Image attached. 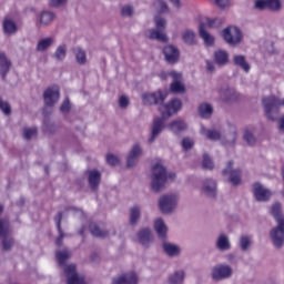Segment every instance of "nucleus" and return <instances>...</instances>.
Returning <instances> with one entry per match:
<instances>
[{
	"instance_id": "0e129e2a",
	"label": "nucleus",
	"mask_w": 284,
	"mask_h": 284,
	"mask_svg": "<svg viewBox=\"0 0 284 284\" xmlns=\"http://www.w3.org/2000/svg\"><path fill=\"white\" fill-rule=\"evenodd\" d=\"M230 140L226 141V145H234L236 143V132L229 134Z\"/></svg>"
},
{
	"instance_id": "f3484780",
	"label": "nucleus",
	"mask_w": 284,
	"mask_h": 284,
	"mask_svg": "<svg viewBox=\"0 0 284 284\" xmlns=\"http://www.w3.org/2000/svg\"><path fill=\"white\" fill-rule=\"evenodd\" d=\"M138 243L142 245L145 250L150 248L152 243H154V234H152V230L150 227H144L138 231Z\"/></svg>"
},
{
	"instance_id": "6e6d98bb",
	"label": "nucleus",
	"mask_w": 284,
	"mask_h": 284,
	"mask_svg": "<svg viewBox=\"0 0 284 284\" xmlns=\"http://www.w3.org/2000/svg\"><path fill=\"white\" fill-rule=\"evenodd\" d=\"M119 105L122 110L128 109V105H130V99L128 95H121L119 99Z\"/></svg>"
},
{
	"instance_id": "473e14b6",
	"label": "nucleus",
	"mask_w": 284,
	"mask_h": 284,
	"mask_svg": "<svg viewBox=\"0 0 284 284\" xmlns=\"http://www.w3.org/2000/svg\"><path fill=\"white\" fill-rule=\"evenodd\" d=\"M72 53L74 54L75 61L79 65H85V63H88V55L85 50H83L81 47H74L72 49Z\"/></svg>"
},
{
	"instance_id": "9d476101",
	"label": "nucleus",
	"mask_w": 284,
	"mask_h": 284,
	"mask_svg": "<svg viewBox=\"0 0 284 284\" xmlns=\"http://www.w3.org/2000/svg\"><path fill=\"white\" fill-rule=\"evenodd\" d=\"M168 99V91L159 89L155 92L142 94L144 105H163Z\"/></svg>"
},
{
	"instance_id": "20e7f679",
	"label": "nucleus",
	"mask_w": 284,
	"mask_h": 284,
	"mask_svg": "<svg viewBox=\"0 0 284 284\" xmlns=\"http://www.w3.org/2000/svg\"><path fill=\"white\" fill-rule=\"evenodd\" d=\"M168 183V169L161 163H156L152 166L151 173V190L159 194L165 190Z\"/></svg>"
},
{
	"instance_id": "3c124183",
	"label": "nucleus",
	"mask_w": 284,
	"mask_h": 284,
	"mask_svg": "<svg viewBox=\"0 0 284 284\" xmlns=\"http://www.w3.org/2000/svg\"><path fill=\"white\" fill-rule=\"evenodd\" d=\"M202 165L204 170H214V162H212V158H210L207 154L203 155Z\"/></svg>"
},
{
	"instance_id": "bb28decb",
	"label": "nucleus",
	"mask_w": 284,
	"mask_h": 284,
	"mask_svg": "<svg viewBox=\"0 0 284 284\" xmlns=\"http://www.w3.org/2000/svg\"><path fill=\"white\" fill-rule=\"evenodd\" d=\"M182 41L185 45L194 47L199 43L196 32L192 29H186L182 32Z\"/></svg>"
},
{
	"instance_id": "5fc2aeb1",
	"label": "nucleus",
	"mask_w": 284,
	"mask_h": 284,
	"mask_svg": "<svg viewBox=\"0 0 284 284\" xmlns=\"http://www.w3.org/2000/svg\"><path fill=\"white\" fill-rule=\"evenodd\" d=\"M65 3L68 0H49V8H62Z\"/></svg>"
},
{
	"instance_id": "4d7b16f0",
	"label": "nucleus",
	"mask_w": 284,
	"mask_h": 284,
	"mask_svg": "<svg viewBox=\"0 0 284 284\" xmlns=\"http://www.w3.org/2000/svg\"><path fill=\"white\" fill-rule=\"evenodd\" d=\"M44 129L47 132H50V134H54V132H57V125L50 121H44Z\"/></svg>"
},
{
	"instance_id": "b1692460",
	"label": "nucleus",
	"mask_w": 284,
	"mask_h": 284,
	"mask_svg": "<svg viewBox=\"0 0 284 284\" xmlns=\"http://www.w3.org/2000/svg\"><path fill=\"white\" fill-rule=\"evenodd\" d=\"M215 247L220 252H227L232 250V243L230 242V236L225 233H221L215 242Z\"/></svg>"
},
{
	"instance_id": "ddd939ff",
	"label": "nucleus",
	"mask_w": 284,
	"mask_h": 284,
	"mask_svg": "<svg viewBox=\"0 0 284 284\" xmlns=\"http://www.w3.org/2000/svg\"><path fill=\"white\" fill-rule=\"evenodd\" d=\"M59 99H61V91L57 85L49 87L43 92L44 105H47V108H53V105H57V103H59Z\"/></svg>"
},
{
	"instance_id": "f03ea898",
	"label": "nucleus",
	"mask_w": 284,
	"mask_h": 284,
	"mask_svg": "<svg viewBox=\"0 0 284 284\" xmlns=\"http://www.w3.org/2000/svg\"><path fill=\"white\" fill-rule=\"evenodd\" d=\"M72 257V253L67 248L55 252V261L60 267H64V276L67 278V284H87L85 276L79 275L77 273V264H69L68 261Z\"/></svg>"
},
{
	"instance_id": "c03bdc74",
	"label": "nucleus",
	"mask_w": 284,
	"mask_h": 284,
	"mask_svg": "<svg viewBox=\"0 0 284 284\" xmlns=\"http://www.w3.org/2000/svg\"><path fill=\"white\" fill-rule=\"evenodd\" d=\"M154 8L159 10L160 14H165V12L170 11V7L168 6V2L164 0H156L153 3Z\"/></svg>"
},
{
	"instance_id": "c756f323",
	"label": "nucleus",
	"mask_w": 284,
	"mask_h": 284,
	"mask_svg": "<svg viewBox=\"0 0 284 284\" xmlns=\"http://www.w3.org/2000/svg\"><path fill=\"white\" fill-rule=\"evenodd\" d=\"M233 63L237 68H241V70H244L245 72H250L252 69V65H250V62H247V58L245 55L236 54L233 57Z\"/></svg>"
},
{
	"instance_id": "f704fd0d",
	"label": "nucleus",
	"mask_w": 284,
	"mask_h": 284,
	"mask_svg": "<svg viewBox=\"0 0 284 284\" xmlns=\"http://www.w3.org/2000/svg\"><path fill=\"white\" fill-rule=\"evenodd\" d=\"M2 28H3L4 34H8V36L17 34L19 30V28L17 27V23H14V21H12L11 19H4Z\"/></svg>"
},
{
	"instance_id": "338daca9",
	"label": "nucleus",
	"mask_w": 284,
	"mask_h": 284,
	"mask_svg": "<svg viewBox=\"0 0 284 284\" xmlns=\"http://www.w3.org/2000/svg\"><path fill=\"white\" fill-rule=\"evenodd\" d=\"M278 131L284 134V115L278 120Z\"/></svg>"
},
{
	"instance_id": "393cba45",
	"label": "nucleus",
	"mask_w": 284,
	"mask_h": 284,
	"mask_svg": "<svg viewBox=\"0 0 284 284\" xmlns=\"http://www.w3.org/2000/svg\"><path fill=\"white\" fill-rule=\"evenodd\" d=\"M162 250L164 254H166V256H170L171 258H176V256H181V246L176 244L164 241L162 243Z\"/></svg>"
},
{
	"instance_id": "680f3d73",
	"label": "nucleus",
	"mask_w": 284,
	"mask_h": 284,
	"mask_svg": "<svg viewBox=\"0 0 284 284\" xmlns=\"http://www.w3.org/2000/svg\"><path fill=\"white\" fill-rule=\"evenodd\" d=\"M54 221L57 223V230H63V229H61V221H63L62 212H58L57 216L54 217Z\"/></svg>"
},
{
	"instance_id": "8fccbe9b",
	"label": "nucleus",
	"mask_w": 284,
	"mask_h": 284,
	"mask_svg": "<svg viewBox=\"0 0 284 284\" xmlns=\"http://www.w3.org/2000/svg\"><path fill=\"white\" fill-rule=\"evenodd\" d=\"M106 163L108 165H111V168H116V165H119V163H121V160H119V156L109 153L106 154Z\"/></svg>"
},
{
	"instance_id": "2f4dec72",
	"label": "nucleus",
	"mask_w": 284,
	"mask_h": 284,
	"mask_svg": "<svg viewBox=\"0 0 284 284\" xmlns=\"http://www.w3.org/2000/svg\"><path fill=\"white\" fill-rule=\"evenodd\" d=\"M54 19H57V13L44 10L39 16V23L40 26H50Z\"/></svg>"
},
{
	"instance_id": "603ef678",
	"label": "nucleus",
	"mask_w": 284,
	"mask_h": 284,
	"mask_svg": "<svg viewBox=\"0 0 284 284\" xmlns=\"http://www.w3.org/2000/svg\"><path fill=\"white\" fill-rule=\"evenodd\" d=\"M70 110H72V104H70V99L67 98L60 105V112H62V114H68Z\"/></svg>"
},
{
	"instance_id": "e433bc0d",
	"label": "nucleus",
	"mask_w": 284,
	"mask_h": 284,
	"mask_svg": "<svg viewBox=\"0 0 284 284\" xmlns=\"http://www.w3.org/2000/svg\"><path fill=\"white\" fill-rule=\"evenodd\" d=\"M52 45H54V38H44L38 41L36 50L37 52H45V50L52 48Z\"/></svg>"
},
{
	"instance_id": "de8ad7c7",
	"label": "nucleus",
	"mask_w": 284,
	"mask_h": 284,
	"mask_svg": "<svg viewBox=\"0 0 284 284\" xmlns=\"http://www.w3.org/2000/svg\"><path fill=\"white\" fill-rule=\"evenodd\" d=\"M182 149L185 150V152H189V150H192L194 148V139L190 136H185L181 141Z\"/></svg>"
},
{
	"instance_id": "4c0bfd02",
	"label": "nucleus",
	"mask_w": 284,
	"mask_h": 284,
	"mask_svg": "<svg viewBox=\"0 0 284 284\" xmlns=\"http://www.w3.org/2000/svg\"><path fill=\"white\" fill-rule=\"evenodd\" d=\"M141 219V206L134 205L130 209V217L129 223L130 225H136Z\"/></svg>"
},
{
	"instance_id": "a19ab883",
	"label": "nucleus",
	"mask_w": 284,
	"mask_h": 284,
	"mask_svg": "<svg viewBox=\"0 0 284 284\" xmlns=\"http://www.w3.org/2000/svg\"><path fill=\"white\" fill-rule=\"evenodd\" d=\"M202 134L209 139V141H220L221 139V132L216 130H205L202 129Z\"/></svg>"
},
{
	"instance_id": "a878e982",
	"label": "nucleus",
	"mask_w": 284,
	"mask_h": 284,
	"mask_svg": "<svg viewBox=\"0 0 284 284\" xmlns=\"http://www.w3.org/2000/svg\"><path fill=\"white\" fill-rule=\"evenodd\" d=\"M199 34H200V39L204 41V44L207 48H212V45H214V37H212V34H210V32L205 30V23L203 22H201L199 26Z\"/></svg>"
},
{
	"instance_id": "72a5a7b5",
	"label": "nucleus",
	"mask_w": 284,
	"mask_h": 284,
	"mask_svg": "<svg viewBox=\"0 0 284 284\" xmlns=\"http://www.w3.org/2000/svg\"><path fill=\"white\" fill-rule=\"evenodd\" d=\"M183 281H185V271L183 270L175 271L168 278L169 284H183Z\"/></svg>"
},
{
	"instance_id": "7ed1b4c3",
	"label": "nucleus",
	"mask_w": 284,
	"mask_h": 284,
	"mask_svg": "<svg viewBox=\"0 0 284 284\" xmlns=\"http://www.w3.org/2000/svg\"><path fill=\"white\" fill-rule=\"evenodd\" d=\"M271 214L277 225L270 231L271 241L276 250L284 246V215L281 203L276 202L271 207Z\"/></svg>"
},
{
	"instance_id": "052dcab7",
	"label": "nucleus",
	"mask_w": 284,
	"mask_h": 284,
	"mask_svg": "<svg viewBox=\"0 0 284 284\" xmlns=\"http://www.w3.org/2000/svg\"><path fill=\"white\" fill-rule=\"evenodd\" d=\"M265 8H267V0H256L255 1L256 10H265Z\"/></svg>"
},
{
	"instance_id": "69168bd1",
	"label": "nucleus",
	"mask_w": 284,
	"mask_h": 284,
	"mask_svg": "<svg viewBox=\"0 0 284 284\" xmlns=\"http://www.w3.org/2000/svg\"><path fill=\"white\" fill-rule=\"evenodd\" d=\"M205 63H206V71L210 72V74H212V72H214L215 70L214 62L206 60Z\"/></svg>"
},
{
	"instance_id": "49530a36",
	"label": "nucleus",
	"mask_w": 284,
	"mask_h": 284,
	"mask_svg": "<svg viewBox=\"0 0 284 284\" xmlns=\"http://www.w3.org/2000/svg\"><path fill=\"white\" fill-rule=\"evenodd\" d=\"M22 136L26 141H30L33 136H37V128H24Z\"/></svg>"
},
{
	"instance_id": "6ab92c4d",
	"label": "nucleus",
	"mask_w": 284,
	"mask_h": 284,
	"mask_svg": "<svg viewBox=\"0 0 284 284\" xmlns=\"http://www.w3.org/2000/svg\"><path fill=\"white\" fill-rule=\"evenodd\" d=\"M85 174L91 192H99V187L101 185V171L92 169L88 170Z\"/></svg>"
},
{
	"instance_id": "58836bf2",
	"label": "nucleus",
	"mask_w": 284,
	"mask_h": 284,
	"mask_svg": "<svg viewBox=\"0 0 284 284\" xmlns=\"http://www.w3.org/2000/svg\"><path fill=\"white\" fill-rule=\"evenodd\" d=\"M65 57H68V45L67 44H60L55 52L52 54V58L55 59V61H64Z\"/></svg>"
},
{
	"instance_id": "37998d69",
	"label": "nucleus",
	"mask_w": 284,
	"mask_h": 284,
	"mask_svg": "<svg viewBox=\"0 0 284 284\" xmlns=\"http://www.w3.org/2000/svg\"><path fill=\"white\" fill-rule=\"evenodd\" d=\"M0 110L3 112L4 116H10L12 114V106L10 105V102L3 100V98L0 97Z\"/></svg>"
},
{
	"instance_id": "ea45409f",
	"label": "nucleus",
	"mask_w": 284,
	"mask_h": 284,
	"mask_svg": "<svg viewBox=\"0 0 284 284\" xmlns=\"http://www.w3.org/2000/svg\"><path fill=\"white\" fill-rule=\"evenodd\" d=\"M240 250L242 252L250 251L252 247V236L251 235H241L239 240Z\"/></svg>"
},
{
	"instance_id": "2eb2a0df",
	"label": "nucleus",
	"mask_w": 284,
	"mask_h": 284,
	"mask_svg": "<svg viewBox=\"0 0 284 284\" xmlns=\"http://www.w3.org/2000/svg\"><path fill=\"white\" fill-rule=\"evenodd\" d=\"M219 94L223 103H236V101H239V92L227 84H224L219 89Z\"/></svg>"
},
{
	"instance_id": "6e6552de",
	"label": "nucleus",
	"mask_w": 284,
	"mask_h": 284,
	"mask_svg": "<svg viewBox=\"0 0 284 284\" xmlns=\"http://www.w3.org/2000/svg\"><path fill=\"white\" fill-rule=\"evenodd\" d=\"M158 205L162 214H174L179 205V197L175 194L161 195Z\"/></svg>"
},
{
	"instance_id": "1a4fd4ad",
	"label": "nucleus",
	"mask_w": 284,
	"mask_h": 284,
	"mask_svg": "<svg viewBox=\"0 0 284 284\" xmlns=\"http://www.w3.org/2000/svg\"><path fill=\"white\" fill-rule=\"evenodd\" d=\"M223 176H229V183L239 187L243 183V171L241 169H234V161H229L225 169L222 171Z\"/></svg>"
},
{
	"instance_id": "4be33fe9",
	"label": "nucleus",
	"mask_w": 284,
	"mask_h": 284,
	"mask_svg": "<svg viewBox=\"0 0 284 284\" xmlns=\"http://www.w3.org/2000/svg\"><path fill=\"white\" fill-rule=\"evenodd\" d=\"M11 68L12 61L8 59L6 52H0V77L2 81H6V77H8Z\"/></svg>"
},
{
	"instance_id": "a211bd4d",
	"label": "nucleus",
	"mask_w": 284,
	"mask_h": 284,
	"mask_svg": "<svg viewBox=\"0 0 284 284\" xmlns=\"http://www.w3.org/2000/svg\"><path fill=\"white\" fill-rule=\"evenodd\" d=\"M202 194H204L206 199H216V196H219L217 184L213 179H205L202 182Z\"/></svg>"
},
{
	"instance_id": "0eeeda50",
	"label": "nucleus",
	"mask_w": 284,
	"mask_h": 284,
	"mask_svg": "<svg viewBox=\"0 0 284 284\" xmlns=\"http://www.w3.org/2000/svg\"><path fill=\"white\" fill-rule=\"evenodd\" d=\"M12 234V225L10 220L6 217L0 219V245L3 252H10L14 247V237Z\"/></svg>"
},
{
	"instance_id": "aec40b11",
	"label": "nucleus",
	"mask_w": 284,
	"mask_h": 284,
	"mask_svg": "<svg viewBox=\"0 0 284 284\" xmlns=\"http://www.w3.org/2000/svg\"><path fill=\"white\" fill-rule=\"evenodd\" d=\"M253 194L256 201H260V203H265V201H270V196H272L270 190L263 187V184L258 182L253 184Z\"/></svg>"
},
{
	"instance_id": "39448f33",
	"label": "nucleus",
	"mask_w": 284,
	"mask_h": 284,
	"mask_svg": "<svg viewBox=\"0 0 284 284\" xmlns=\"http://www.w3.org/2000/svg\"><path fill=\"white\" fill-rule=\"evenodd\" d=\"M264 106V114L268 121H276L281 112V108H284V99H278L276 95H270L262 99Z\"/></svg>"
},
{
	"instance_id": "c85d7f7f",
	"label": "nucleus",
	"mask_w": 284,
	"mask_h": 284,
	"mask_svg": "<svg viewBox=\"0 0 284 284\" xmlns=\"http://www.w3.org/2000/svg\"><path fill=\"white\" fill-rule=\"evenodd\" d=\"M154 230L159 236V239H162L165 241L168 236V225H165V221L163 219H158L154 223Z\"/></svg>"
},
{
	"instance_id": "13d9d810",
	"label": "nucleus",
	"mask_w": 284,
	"mask_h": 284,
	"mask_svg": "<svg viewBox=\"0 0 284 284\" xmlns=\"http://www.w3.org/2000/svg\"><path fill=\"white\" fill-rule=\"evenodd\" d=\"M133 12H134V9L130 6L123 7L121 10L122 17H132Z\"/></svg>"
},
{
	"instance_id": "c9c22d12",
	"label": "nucleus",
	"mask_w": 284,
	"mask_h": 284,
	"mask_svg": "<svg viewBox=\"0 0 284 284\" xmlns=\"http://www.w3.org/2000/svg\"><path fill=\"white\" fill-rule=\"evenodd\" d=\"M89 230L93 236H97L98 239H108L110 236V232L105 230H101L97 223H91L89 225Z\"/></svg>"
},
{
	"instance_id": "f257e3e1",
	"label": "nucleus",
	"mask_w": 284,
	"mask_h": 284,
	"mask_svg": "<svg viewBox=\"0 0 284 284\" xmlns=\"http://www.w3.org/2000/svg\"><path fill=\"white\" fill-rule=\"evenodd\" d=\"M181 108H183V102L179 100V98H173L164 105V111L161 112V116H155L152 121L150 135L146 141L148 145H152V143L163 134V130H165V119L174 116Z\"/></svg>"
},
{
	"instance_id": "bf43d9fd",
	"label": "nucleus",
	"mask_w": 284,
	"mask_h": 284,
	"mask_svg": "<svg viewBox=\"0 0 284 284\" xmlns=\"http://www.w3.org/2000/svg\"><path fill=\"white\" fill-rule=\"evenodd\" d=\"M59 236L55 240V245L58 247H61L63 245V239H65V233H63V230H58Z\"/></svg>"
},
{
	"instance_id": "dca6fc26",
	"label": "nucleus",
	"mask_w": 284,
	"mask_h": 284,
	"mask_svg": "<svg viewBox=\"0 0 284 284\" xmlns=\"http://www.w3.org/2000/svg\"><path fill=\"white\" fill-rule=\"evenodd\" d=\"M143 156V148L141 144H134L126 155V168L130 170L139 164V159Z\"/></svg>"
},
{
	"instance_id": "9b49d317",
	"label": "nucleus",
	"mask_w": 284,
	"mask_h": 284,
	"mask_svg": "<svg viewBox=\"0 0 284 284\" xmlns=\"http://www.w3.org/2000/svg\"><path fill=\"white\" fill-rule=\"evenodd\" d=\"M234 270L227 264H217L212 268L211 277L213 281H225V278H232Z\"/></svg>"
},
{
	"instance_id": "a18cd8bd",
	"label": "nucleus",
	"mask_w": 284,
	"mask_h": 284,
	"mask_svg": "<svg viewBox=\"0 0 284 284\" xmlns=\"http://www.w3.org/2000/svg\"><path fill=\"white\" fill-rule=\"evenodd\" d=\"M171 92L174 94H183V92H185V85H183L179 80H175L171 83Z\"/></svg>"
},
{
	"instance_id": "423d86ee",
	"label": "nucleus",
	"mask_w": 284,
	"mask_h": 284,
	"mask_svg": "<svg viewBox=\"0 0 284 284\" xmlns=\"http://www.w3.org/2000/svg\"><path fill=\"white\" fill-rule=\"evenodd\" d=\"M154 23L156 29H148L144 31V37L146 39H151V41H160L161 43H168L170 39L168 38V34L163 32L168 26V20L161 16H156L154 18Z\"/></svg>"
},
{
	"instance_id": "4468645a",
	"label": "nucleus",
	"mask_w": 284,
	"mask_h": 284,
	"mask_svg": "<svg viewBox=\"0 0 284 284\" xmlns=\"http://www.w3.org/2000/svg\"><path fill=\"white\" fill-rule=\"evenodd\" d=\"M162 54L164 55V61H166L169 65L179 63L181 59V51L174 44L165 45L162 50Z\"/></svg>"
},
{
	"instance_id": "5701e85b",
	"label": "nucleus",
	"mask_w": 284,
	"mask_h": 284,
	"mask_svg": "<svg viewBox=\"0 0 284 284\" xmlns=\"http://www.w3.org/2000/svg\"><path fill=\"white\" fill-rule=\"evenodd\" d=\"M169 130L175 134V136H181L183 132H187V122L183 120H174L169 123Z\"/></svg>"
},
{
	"instance_id": "7c9ffc66",
	"label": "nucleus",
	"mask_w": 284,
	"mask_h": 284,
	"mask_svg": "<svg viewBox=\"0 0 284 284\" xmlns=\"http://www.w3.org/2000/svg\"><path fill=\"white\" fill-rule=\"evenodd\" d=\"M197 114L201 119H211L214 114V108L210 103H202L197 108Z\"/></svg>"
},
{
	"instance_id": "09e8293b",
	"label": "nucleus",
	"mask_w": 284,
	"mask_h": 284,
	"mask_svg": "<svg viewBox=\"0 0 284 284\" xmlns=\"http://www.w3.org/2000/svg\"><path fill=\"white\" fill-rule=\"evenodd\" d=\"M206 23L209 26V28H221V26H223V23H225V19L223 18H215V19H206Z\"/></svg>"
},
{
	"instance_id": "e2e57ef3",
	"label": "nucleus",
	"mask_w": 284,
	"mask_h": 284,
	"mask_svg": "<svg viewBox=\"0 0 284 284\" xmlns=\"http://www.w3.org/2000/svg\"><path fill=\"white\" fill-rule=\"evenodd\" d=\"M214 3L219 8H227L230 6V0H214Z\"/></svg>"
},
{
	"instance_id": "412c9836",
	"label": "nucleus",
	"mask_w": 284,
	"mask_h": 284,
	"mask_svg": "<svg viewBox=\"0 0 284 284\" xmlns=\"http://www.w3.org/2000/svg\"><path fill=\"white\" fill-rule=\"evenodd\" d=\"M112 284H139V276L134 272L124 273L112 280Z\"/></svg>"
},
{
	"instance_id": "864d4df0",
	"label": "nucleus",
	"mask_w": 284,
	"mask_h": 284,
	"mask_svg": "<svg viewBox=\"0 0 284 284\" xmlns=\"http://www.w3.org/2000/svg\"><path fill=\"white\" fill-rule=\"evenodd\" d=\"M266 8L268 10H278L281 8V0H266Z\"/></svg>"
},
{
	"instance_id": "774afa93",
	"label": "nucleus",
	"mask_w": 284,
	"mask_h": 284,
	"mask_svg": "<svg viewBox=\"0 0 284 284\" xmlns=\"http://www.w3.org/2000/svg\"><path fill=\"white\" fill-rule=\"evenodd\" d=\"M170 3H172V6H174V8L180 10V8H181V0H170Z\"/></svg>"
},
{
	"instance_id": "cd10ccee",
	"label": "nucleus",
	"mask_w": 284,
	"mask_h": 284,
	"mask_svg": "<svg viewBox=\"0 0 284 284\" xmlns=\"http://www.w3.org/2000/svg\"><path fill=\"white\" fill-rule=\"evenodd\" d=\"M214 61L216 65L223 68V65H227L230 63V53L225 50H217L214 52Z\"/></svg>"
},
{
	"instance_id": "f8f14e48",
	"label": "nucleus",
	"mask_w": 284,
	"mask_h": 284,
	"mask_svg": "<svg viewBox=\"0 0 284 284\" xmlns=\"http://www.w3.org/2000/svg\"><path fill=\"white\" fill-rule=\"evenodd\" d=\"M222 37L229 45H239L243 39V33L239 27H234L233 30L227 27L223 30Z\"/></svg>"
},
{
	"instance_id": "79ce46f5",
	"label": "nucleus",
	"mask_w": 284,
	"mask_h": 284,
	"mask_svg": "<svg viewBox=\"0 0 284 284\" xmlns=\"http://www.w3.org/2000/svg\"><path fill=\"white\" fill-rule=\"evenodd\" d=\"M243 140L251 148H254V145H256V142H257L256 136L254 135V133L251 130L244 131Z\"/></svg>"
}]
</instances>
